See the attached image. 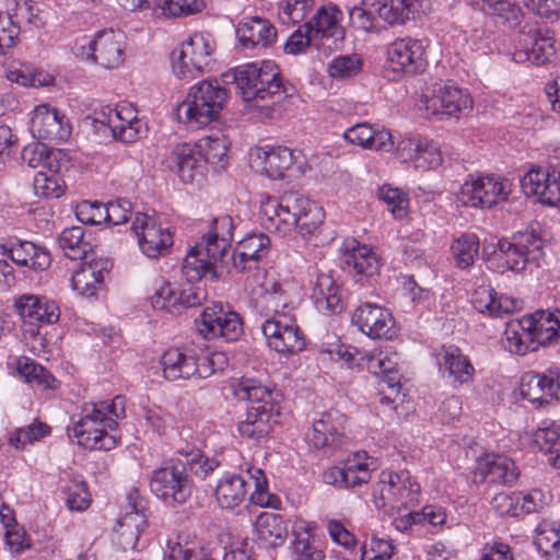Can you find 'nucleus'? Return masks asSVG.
I'll return each instance as SVG.
<instances>
[{
    "label": "nucleus",
    "mask_w": 560,
    "mask_h": 560,
    "mask_svg": "<svg viewBox=\"0 0 560 560\" xmlns=\"http://www.w3.org/2000/svg\"><path fill=\"white\" fill-rule=\"evenodd\" d=\"M533 440L540 451L553 454L549 457L552 465V459L560 453V432L557 424L553 421H542L534 432Z\"/></svg>",
    "instance_id": "nucleus-57"
},
{
    "label": "nucleus",
    "mask_w": 560,
    "mask_h": 560,
    "mask_svg": "<svg viewBox=\"0 0 560 560\" xmlns=\"http://www.w3.org/2000/svg\"><path fill=\"white\" fill-rule=\"evenodd\" d=\"M345 265L348 270L354 272V276L372 277L377 273L380 262L369 246L360 245L355 240H351L345 244Z\"/></svg>",
    "instance_id": "nucleus-40"
},
{
    "label": "nucleus",
    "mask_w": 560,
    "mask_h": 560,
    "mask_svg": "<svg viewBox=\"0 0 560 560\" xmlns=\"http://www.w3.org/2000/svg\"><path fill=\"white\" fill-rule=\"evenodd\" d=\"M63 492L66 504L71 511H83L91 502L88 486L81 477L70 479L69 485L63 488Z\"/></svg>",
    "instance_id": "nucleus-61"
},
{
    "label": "nucleus",
    "mask_w": 560,
    "mask_h": 560,
    "mask_svg": "<svg viewBox=\"0 0 560 560\" xmlns=\"http://www.w3.org/2000/svg\"><path fill=\"white\" fill-rule=\"evenodd\" d=\"M369 372L382 376L389 388L400 387L399 355L392 348L375 350L365 355Z\"/></svg>",
    "instance_id": "nucleus-35"
},
{
    "label": "nucleus",
    "mask_w": 560,
    "mask_h": 560,
    "mask_svg": "<svg viewBox=\"0 0 560 560\" xmlns=\"http://www.w3.org/2000/svg\"><path fill=\"white\" fill-rule=\"evenodd\" d=\"M439 364L447 372L448 377L459 385L470 382L475 374L469 359L456 346L442 348Z\"/></svg>",
    "instance_id": "nucleus-41"
},
{
    "label": "nucleus",
    "mask_w": 560,
    "mask_h": 560,
    "mask_svg": "<svg viewBox=\"0 0 560 560\" xmlns=\"http://www.w3.org/2000/svg\"><path fill=\"white\" fill-rule=\"evenodd\" d=\"M363 4L389 25L405 24L419 15V0H363Z\"/></svg>",
    "instance_id": "nucleus-29"
},
{
    "label": "nucleus",
    "mask_w": 560,
    "mask_h": 560,
    "mask_svg": "<svg viewBox=\"0 0 560 560\" xmlns=\"http://www.w3.org/2000/svg\"><path fill=\"white\" fill-rule=\"evenodd\" d=\"M425 110L432 115L457 116L472 107L470 94L452 83L434 82L423 94Z\"/></svg>",
    "instance_id": "nucleus-15"
},
{
    "label": "nucleus",
    "mask_w": 560,
    "mask_h": 560,
    "mask_svg": "<svg viewBox=\"0 0 560 560\" xmlns=\"http://www.w3.org/2000/svg\"><path fill=\"white\" fill-rule=\"evenodd\" d=\"M197 331L206 339L222 337L226 341L237 340L244 331L243 320L238 313L214 304L203 310L195 319Z\"/></svg>",
    "instance_id": "nucleus-13"
},
{
    "label": "nucleus",
    "mask_w": 560,
    "mask_h": 560,
    "mask_svg": "<svg viewBox=\"0 0 560 560\" xmlns=\"http://www.w3.org/2000/svg\"><path fill=\"white\" fill-rule=\"evenodd\" d=\"M222 81L224 84H235L245 102L270 100L275 104L291 95L278 66L270 60L229 70L222 74Z\"/></svg>",
    "instance_id": "nucleus-2"
},
{
    "label": "nucleus",
    "mask_w": 560,
    "mask_h": 560,
    "mask_svg": "<svg viewBox=\"0 0 560 560\" xmlns=\"http://www.w3.org/2000/svg\"><path fill=\"white\" fill-rule=\"evenodd\" d=\"M125 513L117 520L113 529V541L122 550L136 548L139 536L148 527V515L143 500L137 490L127 495Z\"/></svg>",
    "instance_id": "nucleus-14"
},
{
    "label": "nucleus",
    "mask_w": 560,
    "mask_h": 560,
    "mask_svg": "<svg viewBox=\"0 0 560 560\" xmlns=\"http://www.w3.org/2000/svg\"><path fill=\"white\" fill-rule=\"evenodd\" d=\"M31 125L34 137L47 141H65L71 133L65 116L47 104H40L34 109Z\"/></svg>",
    "instance_id": "nucleus-24"
},
{
    "label": "nucleus",
    "mask_w": 560,
    "mask_h": 560,
    "mask_svg": "<svg viewBox=\"0 0 560 560\" xmlns=\"http://www.w3.org/2000/svg\"><path fill=\"white\" fill-rule=\"evenodd\" d=\"M18 371L28 383H37L46 389L55 388L56 378L45 368L31 359L23 358L19 360Z\"/></svg>",
    "instance_id": "nucleus-60"
},
{
    "label": "nucleus",
    "mask_w": 560,
    "mask_h": 560,
    "mask_svg": "<svg viewBox=\"0 0 560 560\" xmlns=\"http://www.w3.org/2000/svg\"><path fill=\"white\" fill-rule=\"evenodd\" d=\"M152 493L170 504L175 501V465L167 464L153 471L150 480Z\"/></svg>",
    "instance_id": "nucleus-52"
},
{
    "label": "nucleus",
    "mask_w": 560,
    "mask_h": 560,
    "mask_svg": "<svg viewBox=\"0 0 560 560\" xmlns=\"http://www.w3.org/2000/svg\"><path fill=\"white\" fill-rule=\"evenodd\" d=\"M521 394L525 399L538 404V406L553 399L552 381L549 377V371L544 374H526L522 378Z\"/></svg>",
    "instance_id": "nucleus-47"
},
{
    "label": "nucleus",
    "mask_w": 560,
    "mask_h": 560,
    "mask_svg": "<svg viewBox=\"0 0 560 560\" xmlns=\"http://www.w3.org/2000/svg\"><path fill=\"white\" fill-rule=\"evenodd\" d=\"M22 161L31 168H46L48 172H58L59 163L54 152L44 143L35 142L25 145L21 153Z\"/></svg>",
    "instance_id": "nucleus-51"
},
{
    "label": "nucleus",
    "mask_w": 560,
    "mask_h": 560,
    "mask_svg": "<svg viewBox=\"0 0 560 560\" xmlns=\"http://www.w3.org/2000/svg\"><path fill=\"white\" fill-rule=\"evenodd\" d=\"M235 395L243 400L259 405L276 406L273 389L255 378H242L235 389Z\"/></svg>",
    "instance_id": "nucleus-50"
},
{
    "label": "nucleus",
    "mask_w": 560,
    "mask_h": 560,
    "mask_svg": "<svg viewBox=\"0 0 560 560\" xmlns=\"http://www.w3.org/2000/svg\"><path fill=\"white\" fill-rule=\"evenodd\" d=\"M521 187L526 196H535L542 203L560 207V149L546 168L529 170L521 179Z\"/></svg>",
    "instance_id": "nucleus-12"
},
{
    "label": "nucleus",
    "mask_w": 560,
    "mask_h": 560,
    "mask_svg": "<svg viewBox=\"0 0 560 560\" xmlns=\"http://www.w3.org/2000/svg\"><path fill=\"white\" fill-rule=\"evenodd\" d=\"M346 423L347 418L340 411L336 409L324 411L314 419L306 434V441L317 450L336 448L346 440Z\"/></svg>",
    "instance_id": "nucleus-20"
},
{
    "label": "nucleus",
    "mask_w": 560,
    "mask_h": 560,
    "mask_svg": "<svg viewBox=\"0 0 560 560\" xmlns=\"http://www.w3.org/2000/svg\"><path fill=\"white\" fill-rule=\"evenodd\" d=\"M545 242L534 231L514 235L511 241H500L497 245L485 246L482 257L489 269L504 273H521L539 268L545 261Z\"/></svg>",
    "instance_id": "nucleus-1"
},
{
    "label": "nucleus",
    "mask_w": 560,
    "mask_h": 560,
    "mask_svg": "<svg viewBox=\"0 0 560 560\" xmlns=\"http://www.w3.org/2000/svg\"><path fill=\"white\" fill-rule=\"evenodd\" d=\"M14 307L20 317L30 324H54L60 316L56 302L33 294L16 299Z\"/></svg>",
    "instance_id": "nucleus-31"
},
{
    "label": "nucleus",
    "mask_w": 560,
    "mask_h": 560,
    "mask_svg": "<svg viewBox=\"0 0 560 560\" xmlns=\"http://www.w3.org/2000/svg\"><path fill=\"white\" fill-rule=\"evenodd\" d=\"M58 243L69 259H82L84 261L93 255L91 243L84 240V229L82 226L65 229L58 238Z\"/></svg>",
    "instance_id": "nucleus-46"
},
{
    "label": "nucleus",
    "mask_w": 560,
    "mask_h": 560,
    "mask_svg": "<svg viewBox=\"0 0 560 560\" xmlns=\"http://www.w3.org/2000/svg\"><path fill=\"white\" fill-rule=\"evenodd\" d=\"M526 329L532 332L534 342L549 345L560 338V310L537 311L524 317Z\"/></svg>",
    "instance_id": "nucleus-34"
},
{
    "label": "nucleus",
    "mask_w": 560,
    "mask_h": 560,
    "mask_svg": "<svg viewBox=\"0 0 560 560\" xmlns=\"http://www.w3.org/2000/svg\"><path fill=\"white\" fill-rule=\"evenodd\" d=\"M476 7L510 28H516L523 19L522 9L511 0H476Z\"/></svg>",
    "instance_id": "nucleus-44"
},
{
    "label": "nucleus",
    "mask_w": 560,
    "mask_h": 560,
    "mask_svg": "<svg viewBox=\"0 0 560 560\" xmlns=\"http://www.w3.org/2000/svg\"><path fill=\"white\" fill-rule=\"evenodd\" d=\"M58 172L39 171L33 180L34 194L44 198H59L63 194Z\"/></svg>",
    "instance_id": "nucleus-63"
},
{
    "label": "nucleus",
    "mask_w": 560,
    "mask_h": 560,
    "mask_svg": "<svg viewBox=\"0 0 560 560\" xmlns=\"http://www.w3.org/2000/svg\"><path fill=\"white\" fill-rule=\"evenodd\" d=\"M112 268L107 258L84 260L71 278L72 289L84 298H93L103 288L104 277Z\"/></svg>",
    "instance_id": "nucleus-26"
},
{
    "label": "nucleus",
    "mask_w": 560,
    "mask_h": 560,
    "mask_svg": "<svg viewBox=\"0 0 560 560\" xmlns=\"http://www.w3.org/2000/svg\"><path fill=\"white\" fill-rule=\"evenodd\" d=\"M107 125L113 137L122 142H133L147 131L144 124L137 118L135 112L124 106L109 110Z\"/></svg>",
    "instance_id": "nucleus-33"
},
{
    "label": "nucleus",
    "mask_w": 560,
    "mask_h": 560,
    "mask_svg": "<svg viewBox=\"0 0 560 560\" xmlns=\"http://www.w3.org/2000/svg\"><path fill=\"white\" fill-rule=\"evenodd\" d=\"M218 466L219 463L206 457L201 450H192L190 454L177 457V503L190 497L192 476L205 479Z\"/></svg>",
    "instance_id": "nucleus-22"
},
{
    "label": "nucleus",
    "mask_w": 560,
    "mask_h": 560,
    "mask_svg": "<svg viewBox=\"0 0 560 560\" xmlns=\"http://www.w3.org/2000/svg\"><path fill=\"white\" fill-rule=\"evenodd\" d=\"M313 202L296 191L285 192L279 199L268 196L260 206L261 223L269 231L287 235Z\"/></svg>",
    "instance_id": "nucleus-5"
},
{
    "label": "nucleus",
    "mask_w": 560,
    "mask_h": 560,
    "mask_svg": "<svg viewBox=\"0 0 560 560\" xmlns=\"http://www.w3.org/2000/svg\"><path fill=\"white\" fill-rule=\"evenodd\" d=\"M254 528L257 539L268 547L283 545L288 536L287 524L277 513H260L254 523Z\"/></svg>",
    "instance_id": "nucleus-42"
},
{
    "label": "nucleus",
    "mask_w": 560,
    "mask_h": 560,
    "mask_svg": "<svg viewBox=\"0 0 560 560\" xmlns=\"http://www.w3.org/2000/svg\"><path fill=\"white\" fill-rule=\"evenodd\" d=\"M126 36L120 31L103 30L92 38H81L75 42L74 55L85 61L98 63L113 69L119 67L125 58Z\"/></svg>",
    "instance_id": "nucleus-7"
},
{
    "label": "nucleus",
    "mask_w": 560,
    "mask_h": 560,
    "mask_svg": "<svg viewBox=\"0 0 560 560\" xmlns=\"http://www.w3.org/2000/svg\"><path fill=\"white\" fill-rule=\"evenodd\" d=\"M131 230L138 238L141 252L150 258L168 253L174 242L170 228H163L162 224L143 213L136 214Z\"/></svg>",
    "instance_id": "nucleus-16"
},
{
    "label": "nucleus",
    "mask_w": 560,
    "mask_h": 560,
    "mask_svg": "<svg viewBox=\"0 0 560 560\" xmlns=\"http://www.w3.org/2000/svg\"><path fill=\"white\" fill-rule=\"evenodd\" d=\"M277 417L276 406H252L245 419L238 423V433L245 439L259 442L270 434Z\"/></svg>",
    "instance_id": "nucleus-28"
},
{
    "label": "nucleus",
    "mask_w": 560,
    "mask_h": 560,
    "mask_svg": "<svg viewBox=\"0 0 560 560\" xmlns=\"http://www.w3.org/2000/svg\"><path fill=\"white\" fill-rule=\"evenodd\" d=\"M248 475L255 485V490L249 497L250 502L261 508L278 509L281 501L276 494L268 491V481L264 470L257 467H250L248 468Z\"/></svg>",
    "instance_id": "nucleus-56"
},
{
    "label": "nucleus",
    "mask_w": 560,
    "mask_h": 560,
    "mask_svg": "<svg viewBox=\"0 0 560 560\" xmlns=\"http://www.w3.org/2000/svg\"><path fill=\"white\" fill-rule=\"evenodd\" d=\"M201 151L203 163L224 166L228 162L229 143L223 136H208L202 138L198 144L194 143Z\"/></svg>",
    "instance_id": "nucleus-55"
},
{
    "label": "nucleus",
    "mask_w": 560,
    "mask_h": 560,
    "mask_svg": "<svg viewBox=\"0 0 560 560\" xmlns=\"http://www.w3.org/2000/svg\"><path fill=\"white\" fill-rule=\"evenodd\" d=\"M126 10L150 9L156 19H170L175 15L173 0H118Z\"/></svg>",
    "instance_id": "nucleus-62"
},
{
    "label": "nucleus",
    "mask_w": 560,
    "mask_h": 560,
    "mask_svg": "<svg viewBox=\"0 0 560 560\" xmlns=\"http://www.w3.org/2000/svg\"><path fill=\"white\" fill-rule=\"evenodd\" d=\"M270 248L271 242L267 234L261 232L247 234L234 249V268L240 272L257 270L259 262L268 256Z\"/></svg>",
    "instance_id": "nucleus-25"
},
{
    "label": "nucleus",
    "mask_w": 560,
    "mask_h": 560,
    "mask_svg": "<svg viewBox=\"0 0 560 560\" xmlns=\"http://www.w3.org/2000/svg\"><path fill=\"white\" fill-rule=\"evenodd\" d=\"M451 250L456 266L466 269L474 265L478 256L479 240L475 234L464 233L453 242Z\"/></svg>",
    "instance_id": "nucleus-54"
},
{
    "label": "nucleus",
    "mask_w": 560,
    "mask_h": 560,
    "mask_svg": "<svg viewBox=\"0 0 560 560\" xmlns=\"http://www.w3.org/2000/svg\"><path fill=\"white\" fill-rule=\"evenodd\" d=\"M387 61L394 72L417 74L425 70L428 61L421 40L398 38L387 48Z\"/></svg>",
    "instance_id": "nucleus-19"
},
{
    "label": "nucleus",
    "mask_w": 560,
    "mask_h": 560,
    "mask_svg": "<svg viewBox=\"0 0 560 560\" xmlns=\"http://www.w3.org/2000/svg\"><path fill=\"white\" fill-rule=\"evenodd\" d=\"M378 198L385 202L395 219L402 220L408 214L409 198L406 192L390 185L378 189Z\"/></svg>",
    "instance_id": "nucleus-59"
},
{
    "label": "nucleus",
    "mask_w": 560,
    "mask_h": 560,
    "mask_svg": "<svg viewBox=\"0 0 560 560\" xmlns=\"http://www.w3.org/2000/svg\"><path fill=\"white\" fill-rule=\"evenodd\" d=\"M351 322L372 339H392L396 335L392 313L377 304L370 302L361 304L353 312Z\"/></svg>",
    "instance_id": "nucleus-21"
},
{
    "label": "nucleus",
    "mask_w": 560,
    "mask_h": 560,
    "mask_svg": "<svg viewBox=\"0 0 560 560\" xmlns=\"http://www.w3.org/2000/svg\"><path fill=\"white\" fill-rule=\"evenodd\" d=\"M343 18L341 10L335 4L322 5L314 15L303 25L312 32L318 43L326 46V54L339 48L345 38L340 22Z\"/></svg>",
    "instance_id": "nucleus-17"
},
{
    "label": "nucleus",
    "mask_w": 560,
    "mask_h": 560,
    "mask_svg": "<svg viewBox=\"0 0 560 560\" xmlns=\"http://www.w3.org/2000/svg\"><path fill=\"white\" fill-rule=\"evenodd\" d=\"M311 296L317 311L327 316L339 314L345 308L341 290L329 275H317Z\"/></svg>",
    "instance_id": "nucleus-32"
},
{
    "label": "nucleus",
    "mask_w": 560,
    "mask_h": 560,
    "mask_svg": "<svg viewBox=\"0 0 560 560\" xmlns=\"http://www.w3.org/2000/svg\"><path fill=\"white\" fill-rule=\"evenodd\" d=\"M252 167L271 179L282 178L284 172L291 167L295 158L287 147L256 148L252 154Z\"/></svg>",
    "instance_id": "nucleus-27"
},
{
    "label": "nucleus",
    "mask_w": 560,
    "mask_h": 560,
    "mask_svg": "<svg viewBox=\"0 0 560 560\" xmlns=\"http://www.w3.org/2000/svg\"><path fill=\"white\" fill-rule=\"evenodd\" d=\"M362 65L358 54L340 55L329 62L327 72L334 80H347L355 77L361 71Z\"/></svg>",
    "instance_id": "nucleus-58"
},
{
    "label": "nucleus",
    "mask_w": 560,
    "mask_h": 560,
    "mask_svg": "<svg viewBox=\"0 0 560 560\" xmlns=\"http://www.w3.org/2000/svg\"><path fill=\"white\" fill-rule=\"evenodd\" d=\"M211 269L212 262L202 255V244L190 247L182 264V273L187 282L195 283L199 281Z\"/></svg>",
    "instance_id": "nucleus-53"
},
{
    "label": "nucleus",
    "mask_w": 560,
    "mask_h": 560,
    "mask_svg": "<svg viewBox=\"0 0 560 560\" xmlns=\"http://www.w3.org/2000/svg\"><path fill=\"white\" fill-rule=\"evenodd\" d=\"M307 47H314L316 50L326 54V46L323 43H318L310 30H303V27L300 26L287 39L284 51L291 55H299L304 52Z\"/></svg>",
    "instance_id": "nucleus-64"
},
{
    "label": "nucleus",
    "mask_w": 560,
    "mask_h": 560,
    "mask_svg": "<svg viewBox=\"0 0 560 560\" xmlns=\"http://www.w3.org/2000/svg\"><path fill=\"white\" fill-rule=\"evenodd\" d=\"M247 483L242 476L224 475L214 491L215 500L222 510L238 514V509L247 498Z\"/></svg>",
    "instance_id": "nucleus-36"
},
{
    "label": "nucleus",
    "mask_w": 560,
    "mask_h": 560,
    "mask_svg": "<svg viewBox=\"0 0 560 560\" xmlns=\"http://www.w3.org/2000/svg\"><path fill=\"white\" fill-rule=\"evenodd\" d=\"M228 101V91L217 81L203 80L189 89L183 106L186 118L194 127H203L218 119Z\"/></svg>",
    "instance_id": "nucleus-6"
},
{
    "label": "nucleus",
    "mask_w": 560,
    "mask_h": 560,
    "mask_svg": "<svg viewBox=\"0 0 560 560\" xmlns=\"http://www.w3.org/2000/svg\"><path fill=\"white\" fill-rule=\"evenodd\" d=\"M236 37L243 48H267L276 42L277 31L268 20L253 16L238 24Z\"/></svg>",
    "instance_id": "nucleus-30"
},
{
    "label": "nucleus",
    "mask_w": 560,
    "mask_h": 560,
    "mask_svg": "<svg viewBox=\"0 0 560 560\" xmlns=\"http://www.w3.org/2000/svg\"><path fill=\"white\" fill-rule=\"evenodd\" d=\"M372 463L366 452H357L348 457L341 466L327 469L324 481L340 489H353L369 482L372 472Z\"/></svg>",
    "instance_id": "nucleus-18"
},
{
    "label": "nucleus",
    "mask_w": 560,
    "mask_h": 560,
    "mask_svg": "<svg viewBox=\"0 0 560 560\" xmlns=\"http://www.w3.org/2000/svg\"><path fill=\"white\" fill-rule=\"evenodd\" d=\"M118 423L104 413L97 404L88 402L81 409L80 418L68 427V435L89 450L109 451L117 444V436L112 434Z\"/></svg>",
    "instance_id": "nucleus-3"
},
{
    "label": "nucleus",
    "mask_w": 560,
    "mask_h": 560,
    "mask_svg": "<svg viewBox=\"0 0 560 560\" xmlns=\"http://www.w3.org/2000/svg\"><path fill=\"white\" fill-rule=\"evenodd\" d=\"M537 550L544 556L560 558V523L544 520L536 527L534 540Z\"/></svg>",
    "instance_id": "nucleus-48"
},
{
    "label": "nucleus",
    "mask_w": 560,
    "mask_h": 560,
    "mask_svg": "<svg viewBox=\"0 0 560 560\" xmlns=\"http://www.w3.org/2000/svg\"><path fill=\"white\" fill-rule=\"evenodd\" d=\"M518 36L513 51V60L517 63L530 62L535 66H545L556 58L555 33L548 27L536 24H521Z\"/></svg>",
    "instance_id": "nucleus-8"
},
{
    "label": "nucleus",
    "mask_w": 560,
    "mask_h": 560,
    "mask_svg": "<svg viewBox=\"0 0 560 560\" xmlns=\"http://www.w3.org/2000/svg\"><path fill=\"white\" fill-rule=\"evenodd\" d=\"M478 470L488 482L504 486H513L520 476L515 463L501 455L487 456L479 463Z\"/></svg>",
    "instance_id": "nucleus-39"
},
{
    "label": "nucleus",
    "mask_w": 560,
    "mask_h": 560,
    "mask_svg": "<svg viewBox=\"0 0 560 560\" xmlns=\"http://www.w3.org/2000/svg\"><path fill=\"white\" fill-rule=\"evenodd\" d=\"M214 40L208 33H194L180 44L177 60V80H190L200 77L211 63Z\"/></svg>",
    "instance_id": "nucleus-10"
},
{
    "label": "nucleus",
    "mask_w": 560,
    "mask_h": 560,
    "mask_svg": "<svg viewBox=\"0 0 560 560\" xmlns=\"http://www.w3.org/2000/svg\"><path fill=\"white\" fill-rule=\"evenodd\" d=\"M261 331L268 347L278 353L290 355L305 348L304 336L289 313L275 310V315L261 325Z\"/></svg>",
    "instance_id": "nucleus-11"
},
{
    "label": "nucleus",
    "mask_w": 560,
    "mask_h": 560,
    "mask_svg": "<svg viewBox=\"0 0 560 560\" xmlns=\"http://www.w3.org/2000/svg\"><path fill=\"white\" fill-rule=\"evenodd\" d=\"M343 138L349 143L370 150L390 151L394 148L393 136L388 130H374L366 122L348 128L343 132Z\"/></svg>",
    "instance_id": "nucleus-38"
},
{
    "label": "nucleus",
    "mask_w": 560,
    "mask_h": 560,
    "mask_svg": "<svg viewBox=\"0 0 560 560\" xmlns=\"http://www.w3.org/2000/svg\"><path fill=\"white\" fill-rule=\"evenodd\" d=\"M474 307L482 314L500 317L513 313L517 308V302L510 296L498 295L490 285H479L471 295Z\"/></svg>",
    "instance_id": "nucleus-37"
},
{
    "label": "nucleus",
    "mask_w": 560,
    "mask_h": 560,
    "mask_svg": "<svg viewBox=\"0 0 560 560\" xmlns=\"http://www.w3.org/2000/svg\"><path fill=\"white\" fill-rule=\"evenodd\" d=\"M512 191L509 179L493 174L470 175L462 185L459 200L464 206L472 208H491L508 200Z\"/></svg>",
    "instance_id": "nucleus-9"
},
{
    "label": "nucleus",
    "mask_w": 560,
    "mask_h": 560,
    "mask_svg": "<svg viewBox=\"0 0 560 560\" xmlns=\"http://www.w3.org/2000/svg\"><path fill=\"white\" fill-rule=\"evenodd\" d=\"M0 255L33 271H44L51 264V255L45 246L18 238L0 243Z\"/></svg>",
    "instance_id": "nucleus-23"
},
{
    "label": "nucleus",
    "mask_w": 560,
    "mask_h": 560,
    "mask_svg": "<svg viewBox=\"0 0 560 560\" xmlns=\"http://www.w3.org/2000/svg\"><path fill=\"white\" fill-rule=\"evenodd\" d=\"M202 153L195 144H177V176L184 184L199 183L202 178Z\"/></svg>",
    "instance_id": "nucleus-43"
},
{
    "label": "nucleus",
    "mask_w": 560,
    "mask_h": 560,
    "mask_svg": "<svg viewBox=\"0 0 560 560\" xmlns=\"http://www.w3.org/2000/svg\"><path fill=\"white\" fill-rule=\"evenodd\" d=\"M420 486L407 470H384L372 489V501L377 510L398 512L410 510L418 503Z\"/></svg>",
    "instance_id": "nucleus-4"
},
{
    "label": "nucleus",
    "mask_w": 560,
    "mask_h": 560,
    "mask_svg": "<svg viewBox=\"0 0 560 560\" xmlns=\"http://www.w3.org/2000/svg\"><path fill=\"white\" fill-rule=\"evenodd\" d=\"M525 326L524 317L506 325L502 345L511 353L524 355L532 349L534 339L532 332ZM533 350H535L534 347Z\"/></svg>",
    "instance_id": "nucleus-49"
},
{
    "label": "nucleus",
    "mask_w": 560,
    "mask_h": 560,
    "mask_svg": "<svg viewBox=\"0 0 560 560\" xmlns=\"http://www.w3.org/2000/svg\"><path fill=\"white\" fill-rule=\"evenodd\" d=\"M5 79L25 88L51 85L54 77L48 72L26 63H11L5 68Z\"/></svg>",
    "instance_id": "nucleus-45"
}]
</instances>
